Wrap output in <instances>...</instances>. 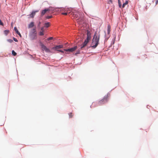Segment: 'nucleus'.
Returning <instances> with one entry per match:
<instances>
[{"label": "nucleus", "mask_w": 158, "mask_h": 158, "mask_svg": "<svg viewBox=\"0 0 158 158\" xmlns=\"http://www.w3.org/2000/svg\"><path fill=\"white\" fill-rule=\"evenodd\" d=\"M96 32H95L92 40V45L91 46V47L93 48H96L99 44L100 35H96Z\"/></svg>", "instance_id": "f257e3e1"}, {"label": "nucleus", "mask_w": 158, "mask_h": 158, "mask_svg": "<svg viewBox=\"0 0 158 158\" xmlns=\"http://www.w3.org/2000/svg\"><path fill=\"white\" fill-rule=\"evenodd\" d=\"M87 38L83 43L81 45V49H82L83 48L86 46L90 40L91 38V33L89 30L87 31Z\"/></svg>", "instance_id": "f03ea898"}, {"label": "nucleus", "mask_w": 158, "mask_h": 158, "mask_svg": "<svg viewBox=\"0 0 158 158\" xmlns=\"http://www.w3.org/2000/svg\"><path fill=\"white\" fill-rule=\"evenodd\" d=\"M109 97L110 94H108L106 95H105L103 98L99 101L98 102V104L99 105H101L102 104L107 102L108 101Z\"/></svg>", "instance_id": "7ed1b4c3"}, {"label": "nucleus", "mask_w": 158, "mask_h": 158, "mask_svg": "<svg viewBox=\"0 0 158 158\" xmlns=\"http://www.w3.org/2000/svg\"><path fill=\"white\" fill-rule=\"evenodd\" d=\"M83 15V13L78 11H76L75 12L73 13V16L76 21H77L80 17L82 16Z\"/></svg>", "instance_id": "20e7f679"}, {"label": "nucleus", "mask_w": 158, "mask_h": 158, "mask_svg": "<svg viewBox=\"0 0 158 158\" xmlns=\"http://www.w3.org/2000/svg\"><path fill=\"white\" fill-rule=\"evenodd\" d=\"M77 22L79 25H82L85 22V19L83 16L80 17L77 21Z\"/></svg>", "instance_id": "39448f33"}, {"label": "nucleus", "mask_w": 158, "mask_h": 158, "mask_svg": "<svg viewBox=\"0 0 158 158\" xmlns=\"http://www.w3.org/2000/svg\"><path fill=\"white\" fill-rule=\"evenodd\" d=\"M40 45L41 46V48H42L43 50L47 52H50V49L47 48L42 43H40Z\"/></svg>", "instance_id": "423d86ee"}, {"label": "nucleus", "mask_w": 158, "mask_h": 158, "mask_svg": "<svg viewBox=\"0 0 158 158\" xmlns=\"http://www.w3.org/2000/svg\"><path fill=\"white\" fill-rule=\"evenodd\" d=\"M77 48V46H76L73 48L68 49H64V50L65 51L67 52H73Z\"/></svg>", "instance_id": "0eeeda50"}, {"label": "nucleus", "mask_w": 158, "mask_h": 158, "mask_svg": "<svg viewBox=\"0 0 158 158\" xmlns=\"http://www.w3.org/2000/svg\"><path fill=\"white\" fill-rule=\"evenodd\" d=\"M52 10V8L49 7L47 9H45L43 10L41 13V15H44L47 11H49Z\"/></svg>", "instance_id": "6e6552de"}, {"label": "nucleus", "mask_w": 158, "mask_h": 158, "mask_svg": "<svg viewBox=\"0 0 158 158\" xmlns=\"http://www.w3.org/2000/svg\"><path fill=\"white\" fill-rule=\"evenodd\" d=\"M30 38L31 40L36 39L37 38L36 34H30Z\"/></svg>", "instance_id": "1a4fd4ad"}, {"label": "nucleus", "mask_w": 158, "mask_h": 158, "mask_svg": "<svg viewBox=\"0 0 158 158\" xmlns=\"http://www.w3.org/2000/svg\"><path fill=\"white\" fill-rule=\"evenodd\" d=\"M63 47V46L62 45H59L53 47L52 48L53 49H55L57 51L58 50V49L62 48Z\"/></svg>", "instance_id": "9d476101"}, {"label": "nucleus", "mask_w": 158, "mask_h": 158, "mask_svg": "<svg viewBox=\"0 0 158 158\" xmlns=\"http://www.w3.org/2000/svg\"><path fill=\"white\" fill-rule=\"evenodd\" d=\"M14 29L16 33L18 34L20 37H21V35L19 32L18 31L16 27H14Z\"/></svg>", "instance_id": "9b49d317"}, {"label": "nucleus", "mask_w": 158, "mask_h": 158, "mask_svg": "<svg viewBox=\"0 0 158 158\" xmlns=\"http://www.w3.org/2000/svg\"><path fill=\"white\" fill-rule=\"evenodd\" d=\"M30 34H36V30L35 28H34L32 29Z\"/></svg>", "instance_id": "f8f14e48"}, {"label": "nucleus", "mask_w": 158, "mask_h": 158, "mask_svg": "<svg viewBox=\"0 0 158 158\" xmlns=\"http://www.w3.org/2000/svg\"><path fill=\"white\" fill-rule=\"evenodd\" d=\"M38 10H37L36 11H33L31 14L30 15L31 17L32 18L35 15V13L38 12Z\"/></svg>", "instance_id": "ddd939ff"}, {"label": "nucleus", "mask_w": 158, "mask_h": 158, "mask_svg": "<svg viewBox=\"0 0 158 158\" xmlns=\"http://www.w3.org/2000/svg\"><path fill=\"white\" fill-rule=\"evenodd\" d=\"M34 26L33 22H31L30 23L29 25L28 28H31L33 27Z\"/></svg>", "instance_id": "4468645a"}, {"label": "nucleus", "mask_w": 158, "mask_h": 158, "mask_svg": "<svg viewBox=\"0 0 158 158\" xmlns=\"http://www.w3.org/2000/svg\"><path fill=\"white\" fill-rule=\"evenodd\" d=\"M50 26V23L49 22H48L45 23L44 27H48Z\"/></svg>", "instance_id": "2eb2a0df"}, {"label": "nucleus", "mask_w": 158, "mask_h": 158, "mask_svg": "<svg viewBox=\"0 0 158 158\" xmlns=\"http://www.w3.org/2000/svg\"><path fill=\"white\" fill-rule=\"evenodd\" d=\"M128 3V1H126L124 3H123V5H122V7L124 8L125 6Z\"/></svg>", "instance_id": "dca6fc26"}, {"label": "nucleus", "mask_w": 158, "mask_h": 158, "mask_svg": "<svg viewBox=\"0 0 158 158\" xmlns=\"http://www.w3.org/2000/svg\"><path fill=\"white\" fill-rule=\"evenodd\" d=\"M107 27H108L107 32H108V34H109L110 33V25H108Z\"/></svg>", "instance_id": "f3484780"}, {"label": "nucleus", "mask_w": 158, "mask_h": 158, "mask_svg": "<svg viewBox=\"0 0 158 158\" xmlns=\"http://www.w3.org/2000/svg\"><path fill=\"white\" fill-rule=\"evenodd\" d=\"M9 32V31L8 30H6L4 31V33L6 35H7Z\"/></svg>", "instance_id": "a211bd4d"}, {"label": "nucleus", "mask_w": 158, "mask_h": 158, "mask_svg": "<svg viewBox=\"0 0 158 158\" xmlns=\"http://www.w3.org/2000/svg\"><path fill=\"white\" fill-rule=\"evenodd\" d=\"M12 55L14 56H16L17 54V53H16V52H15L14 50L12 51Z\"/></svg>", "instance_id": "6ab92c4d"}, {"label": "nucleus", "mask_w": 158, "mask_h": 158, "mask_svg": "<svg viewBox=\"0 0 158 158\" xmlns=\"http://www.w3.org/2000/svg\"><path fill=\"white\" fill-rule=\"evenodd\" d=\"M69 117L70 118H72L73 116V115L72 114V113H69Z\"/></svg>", "instance_id": "aec40b11"}, {"label": "nucleus", "mask_w": 158, "mask_h": 158, "mask_svg": "<svg viewBox=\"0 0 158 158\" xmlns=\"http://www.w3.org/2000/svg\"><path fill=\"white\" fill-rule=\"evenodd\" d=\"M44 32L42 31H40V32L39 35H44Z\"/></svg>", "instance_id": "412c9836"}, {"label": "nucleus", "mask_w": 158, "mask_h": 158, "mask_svg": "<svg viewBox=\"0 0 158 158\" xmlns=\"http://www.w3.org/2000/svg\"><path fill=\"white\" fill-rule=\"evenodd\" d=\"M118 2L119 6L120 7H121V2L120 1V0H118Z\"/></svg>", "instance_id": "4be33fe9"}, {"label": "nucleus", "mask_w": 158, "mask_h": 158, "mask_svg": "<svg viewBox=\"0 0 158 158\" xmlns=\"http://www.w3.org/2000/svg\"><path fill=\"white\" fill-rule=\"evenodd\" d=\"M7 41L9 42V43H11L13 42V40L11 39H8L7 40Z\"/></svg>", "instance_id": "5701e85b"}, {"label": "nucleus", "mask_w": 158, "mask_h": 158, "mask_svg": "<svg viewBox=\"0 0 158 158\" xmlns=\"http://www.w3.org/2000/svg\"><path fill=\"white\" fill-rule=\"evenodd\" d=\"M52 16H48L46 17L47 19H49L51 18Z\"/></svg>", "instance_id": "b1692460"}, {"label": "nucleus", "mask_w": 158, "mask_h": 158, "mask_svg": "<svg viewBox=\"0 0 158 158\" xmlns=\"http://www.w3.org/2000/svg\"><path fill=\"white\" fill-rule=\"evenodd\" d=\"M108 0V4H110V3H112V0Z\"/></svg>", "instance_id": "393cba45"}, {"label": "nucleus", "mask_w": 158, "mask_h": 158, "mask_svg": "<svg viewBox=\"0 0 158 158\" xmlns=\"http://www.w3.org/2000/svg\"><path fill=\"white\" fill-rule=\"evenodd\" d=\"M0 25L3 26L4 25L3 23L2 22L1 20H0Z\"/></svg>", "instance_id": "a878e982"}, {"label": "nucleus", "mask_w": 158, "mask_h": 158, "mask_svg": "<svg viewBox=\"0 0 158 158\" xmlns=\"http://www.w3.org/2000/svg\"><path fill=\"white\" fill-rule=\"evenodd\" d=\"M13 40L14 41L16 42H17L18 41V40L15 38L13 37Z\"/></svg>", "instance_id": "bb28decb"}, {"label": "nucleus", "mask_w": 158, "mask_h": 158, "mask_svg": "<svg viewBox=\"0 0 158 158\" xmlns=\"http://www.w3.org/2000/svg\"><path fill=\"white\" fill-rule=\"evenodd\" d=\"M53 39V38L52 37H50L48 38V40H52Z\"/></svg>", "instance_id": "cd10ccee"}, {"label": "nucleus", "mask_w": 158, "mask_h": 158, "mask_svg": "<svg viewBox=\"0 0 158 158\" xmlns=\"http://www.w3.org/2000/svg\"><path fill=\"white\" fill-rule=\"evenodd\" d=\"M44 27H42L41 28V31H44Z\"/></svg>", "instance_id": "c85d7f7f"}, {"label": "nucleus", "mask_w": 158, "mask_h": 158, "mask_svg": "<svg viewBox=\"0 0 158 158\" xmlns=\"http://www.w3.org/2000/svg\"><path fill=\"white\" fill-rule=\"evenodd\" d=\"M67 13H66V12H65V13H62V15H67Z\"/></svg>", "instance_id": "c756f323"}, {"label": "nucleus", "mask_w": 158, "mask_h": 158, "mask_svg": "<svg viewBox=\"0 0 158 158\" xmlns=\"http://www.w3.org/2000/svg\"><path fill=\"white\" fill-rule=\"evenodd\" d=\"M58 51L61 52H63L61 50H57Z\"/></svg>", "instance_id": "7c9ffc66"}, {"label": "nucleus", "mask_w": 158, "mask_h": 158, "mask_svg": "<svg viewBox=\"0 0 158 158\" xmlns=\"http://www.w3.org/2000/svg\"><path fill=\"white\" fill-rule=\"evenodd\" d=\"M158 2V0H156V5L157 4Z\"/></svg>", "instance_id": "2f4dec72"}, {"label": "nucleus", "mask_w": 158, "mask_h": 158, "mask_svg": "<svg viewBox=\"0 0 158 158\" xmlns=\"http://www.w3.org/2000/svg\"><path fill=\"white\" fill-rule=\"evenodd\" d=\"M40 24H41V22H39V24H38V26L39 27H40Z\"/></svg>", "instance_id": "473e14b6"}]
</instances>
